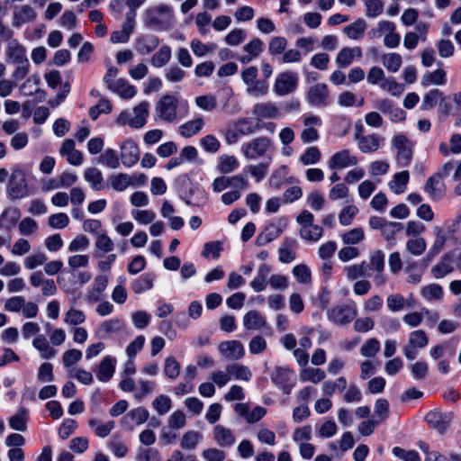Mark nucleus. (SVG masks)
I'll return each mask as SVG.
<instances>
[{"instance_id": "nucleus-25", "label": "nucleus", "mask_w": 461, "mask_h": 461, "mask_svg": "<svg viewBox=\"0 0 461 461\" xmlns=\"http://www.w3.org/2000/svg\"><path fill=\"white\" fill-rule=\"evenodd\" d=\"M243 325L248 330H260L267 327V322L259 312L251 310L244 315Z\"/></svg>"}, {"instance_id": "nucleus-49", "label": "nucleus", "mask_w": 461, "mask_h": 461, "mask_svg": "<svg viewBox=\"0 0 461 461\" xmlns=\"http://www.w3.org/2000/svg\"><path fill=\"white\" fill-rule=\"evenodd\" d=\"M270 268L267 265L263 264L258 270L257 276L250 283L251 287L255 292H261L267 287V276Z\"/></svg>"}, {"instance_id": "nucleus-23", "label": "nucleus", "mask_w": 461, "mask_h": 461, "mask_svg": "<svg viewBox=\"0 0 461 461\" xmlns=\"http://www.w3.org/2000/svg\"><path fill=\"white\" fill-rule=\"evenodd\" d=\"M450 419L449 414H443L437 411L428 412L425 417L429 426L440 433H443L447 429Z\"/></svg>"}, {"instance_id": "nucleus-44", "label": "nucleus", "mask_w": 461, "mask_h": 461, "mask_svg": "<svg viewBox=\"0 0 461 461\" xmlns=\"http://www.w3.org/2000/svg\"><path fill=\"white\" fill-rule=\"evenodd\" d=\"M324 370L321 368L306 367L300 372V380L302 382H312L318 384L325 378Z\"/></svg>"}, {"instance_id": "nucleus-28", "label": "nucleus", "mask_w": 461, "mask_h": 461, "mask_svg": "<svg viewBox=\"0 0 461 461\" xmlns=\"http://www.w3.org/2000/svg\"><path fill=\"white\" fill-rule=\"evenodd\" d=\"M113 249L114 243L105 232L97 234L95 242V251L93 254L95 258H102L104 254L113 251Z\"/></svg>"}, {"instance_id": "nucleus-2", "label": "nucleus", "mask_w": 461, "mask_h": 461, "mask_svg": "<svg viewBox=\"0 0 461 461\" xmlns=\"http://www.w3.org/2000/svg\"><path fill=\"white\" fill-rule=\"evenodd\" d=\"M8 61L15 66L12 74L14 80L24 79L30 71V62L26 57V50L16 41L9 43L6 50Z\"/></svg>"}, {"instance_id": "nucleus-27", "label": "nucleus", "mask_w": 461, "mask_h": 461, "mask_svg": "<svg viewBox=\"0 0 461 461\" xmlns=\"http://www.w3.org/2000/svg\"><path fill=\"white\" fill-rule=\"evenodd\" d=\"M159 45V39L156 35H142L135 41V50L140 55L151 53Z\"/></svg>"}, {"instance_id": "nucleus-51", "label": "nucleus", "mask_w": 461, "mask_h": 461, "mask_svg": "<svg viewBox=\"0 0 461 461\" xmlns=\"http://www.w3.org/2000/svg\"><path fill=\"white\" fill-rule=\"evenodd\" d=\"M154 276L150 274H145L133 281L131 289L135 294H141L153 286Z\"/></svg>"}, {"instance_id": "nucleus-13", "label": "nucleus", "mask_w": 461, "mask_h": 461, "mask_svg": "<svg viewBox=\"0 0 461 461\" xmlns=\"http://www.w3.org/2000/svg\"><path fill=\"white\" fill-rule=\"evenodd\" d=\"M358 163L355 155H351L348 149H342L334 153L328 160V167L331 170H341L346 167H354Z\"/></svg>"}, {"instance_id": "nucleus-60", "label": "nucleus", "mask_w": 461, "mask_h": 461, "mask_svg": "<svg viewBox=\"0 0 461 461\" xmlns=\"http://www.w3.org/2000/svg\"><path fill=\"white\" fill-rule=\"evenodd\" d=\"M420 294L428 301H439L443 297V288L438 284H430L422 287Z\"/></svg>"}, {"instance_id": "nucleus-9", "label": "nucleus", "mask_w": 461, "mask_h": 461, "mask_svg": "<svg viewBox=\"0 0 461 461\" xmlns=\"http://www.w3.org/2000/svg\"><path fill=\"white\" fill-rule=\"evenodd\" d=\"M461 263V251L458 249L446 253L441 260L431 268V274L436 279L442 278L454 270L455 265Z\"/></svg>"}, {"instance_id": "nucleus-38", "label": "nucleus", "mask_w": 461, "mask_h": 461, "mask_svg": "<svg viewBox=\"0 0 461 461\" xmlns=\"http://www.w3.org/2000/svg\"><path fill=\"white\" fill-rule=\"evenodd\" d=\"M32 345L40 351L41 357L44 359H50L57 354V351L50 345L44 335L37 336L33 339Z\"/></svg>"}, {"instance_id": "nucleus-31", "label": "nucleus", "mask_w": 461, "mask_h": 461, "mask_svg": "<svg viewBox=\"0 0 461 461\" xmlns=\"http://www.w3.org/2000/svg\"><path fill=\"white\" fill-rule=\"evenodd\" d=\"M296 240L293 238H285L278 249L279 260L282 263H290L295 259Z\"/></svg>"}, {"instance_id": "nucleus-48", "label": "nucleus", "mask_w": 461, "mask_h": 461, "mask_svg": "<svg viewBox=\"0 0 461 461\" xmlns=\"http://www.w3.org/2000/svg\"><path fill=\"white\" fill-rule=\"evenodd\" d=\"M321 158V152L317 146H311L300 156L299 161L304 165L317 164Z\"/></svg>"}, {"instance_id": "nucleus-43", "label": "nucleus", "mask_w": 461, "mask_h": 461, "mask_svg": "<svg viewBox=\"0 0 461 461\" xmlns=\"http://www.w3.org/2000/svg\"><path fill=\"white\" fill-rule=\"evenodd\" d=\"M203 124L202 118H195L182 124L179 127V132L182 136L189 138L197 134L203 129Z\"/></svg>"}, {"instance_id": "nucleus-7", "label": "nucleus", "mask_w": 461, "mask_h": 461, "mask_svg": "<svg viewBox=\"0 0 461 461\" xmlns=\"http://www.w3.org/2000/svg\"><path fill=\"white\" fill-rule=\"evenodd\" d=\"M270 378L285 394H290L296 383L294 371L287 366H276Z\"/></svg>"}, {"instance_id": "nucleus-32", "label": "nucleus", "mask_w": 461, "mask_h": 461, "mask_svg": "<svg viewBox=\"0 0 461 461\" xmlns=\"http://www.w3.org/2000/svg\"><path fill=\"white\" fill-rule=\"evenodd\" d=\"M110 90L123 99H131L137 93L136 87L123 78L116 80V83L110 88Z\"/></svg>"}, {"instance_id": "nucleus-19", "label": "nucleus", "mask_w": 461, "mask_h": 461, "mask_svg": "<svg viewBox=\"0 0 461 461\" xmlns=\"http://www.w3.org/2000/svg\"><path fill=\"white\" fill-rule=\"evenodd\" d=\"M115 365V357H113L111 356L104 357L100 364L95 369L97 379L104 383L108 382L114 374Z\"/></svg>"}, {"instance_id": "nucleus-11", "label": "nucleus", "mask_w": 461, "mask_h": 461, "mask_svg": "<svg viewBox=\"0 0 461 461\" xmlns=\"http://www.w3.org/2000/svg\"><path fill=\"white\" fill-rule=\"evenodd\" d=\"M307 102L314 107H326L330 104V90L325 83L312 86L306 95Z\"/></svg>"}, {"instance_id": "nucleus-52", "label": "nucleus", "mask_w": 461, "mask_h": 461, "mask_svg": "<svg viewBox=\"0 0 461 461\" xmlns=\"http://www.w3.org/2000/svg\"><path fill=\"white\" fill-rule=\"evenodd\" d=\"M181 365L175 357H167L164 362V374L171 380H175L180 374Z\"/></svg>"}, {"instance_id": "nucleus-61", "label": "nucleus", "mask_w": 461, "mask_h": 461, "mask_svg": "<svg viewBox=\"0 0 461 461\" xmlns=\"http://www.w3.org/2000/svg\"><path fill=\"white\" fill-rule=\"evenodd\" d=\"M138 385L139 388L135 390L133 394L137 402H141L148 394L151 393L156 387L154 382L142 379L138 381Z\"/></svg>"}, {"instance_id": "nucleus-34", "label": "nucleus", "mask_w": 461, "mask_h": 461, "mask_svg": "<svg viewBox=\"0 0 461 461\" xmlns=\"http://www.w3.org/2000/svg\"><path fill=\"white\" fill-rule=\"evenodd\" d=\"M436 235L433 245L427 254V260H431L437 256L445 247L447 241V235L441 227H435L433 229Z\"/></svg>"}, {"instance_id": "nucleus-42", "label": "nucleus", "mask_w": 461, "mask_h": 461, "mask_svg": "<svg viewBox=\"0 0 461 461\" xmlns=\"http://www.w3.org/2000/svg\"><path fill=\"white\" fill-rule=\"evenodd\" d=\"M299 234L303 240L316 242L322 237L323 229L320 225L316 224L303 226L300 228Z\"/></svg>"}, {"instance_id": "nucleus-45", "label": "nucleus", "mask_w": 461, "mask_h": 461, "mask_svg": "<svg viewBox=\"0 0 461 461\" xmlns=\"http://www.w3.org/2000/svg\"><path fill=\"white\" fill-rule=\"evenodd\" d=\"M111 186L118 192L125 190L129 185H132V177L124 173L111 175L109 176Z\"/></svg>"}, {"instance_id": "nucleus-24", "label": "nucleus", "mask_w": 461, "mask_h": 461, "mask_svg": "<svg viewBox=\"0 0 461 461\" xmlns=\"http://www.w3.org/2000/svg\"><path fill=\"white\" fill-rule=\"evenodd\" d=\"M212 433L213 439L220 447H231L236 441L233 431L221 424L214 426Z\"/></svg>"}, {"instance_id": "nucleus-53", "label": "nucleus", "mask_w": 461, "mask_h": 461, "mask_svg": "<svg viewBox=\"0 0 461 461\" xmlns=\"http://www.w3.org/2000/svg\"><path fill=\"white\" fill-rule=\"evenodd\" d=\"M366 28V22L363 19H358L355 23L346 26L344 28V32L348 38L357 40L363 36Z\"/></svg>"}, {"instance_id": "nucleus-18", "label": "nucleus", "mask_w": 461, "mask_h": 461, "mask_svg": "<svg viewBox=\"0 0 461 461\" xmlns=\"http://www.w3.org/2000/svg\"><path fill=\"white\" fill-rule=\"evenodd\" d=\"M59 153L72 166H80L83 163V154L76 149L75 141L71 139H66L62 142Z\"/></svg>"}, {"instance_id": "nucleus-4", "label": "nucleus", "mask_w": 461, "mask_h": 461, "mask_svg": "<svg viewBox=\"0 0 461 461\" xmlns=\"http://www.w3.org/2000/svg\"><path fill=\"white\" fill-rule=\"evenodd\" d=\"M274 150L273 141L268 137H258L241 147V152L247 159H256L266 157Z\"/></svg>"}, {"instance_id": "nucleus-1", "label": "nucleus", "mask_w": 461, "mask_h": 461, "mask_svg": "<svg viewBox=\"0 0 461 461\" xmlns=\"http://www.w3.org/2000/svg\"><path fill=\"white\" fill-rule=\"evenodd\" d=\"M145 27L154 31L169 30L175 22L174 9L167 4H159L147 8L142 16Z\"/></svg>"}, {"instance_id": "nucleus-50", "label": "nucleus", "mask_w": 461, "mask_h": 461, "mask_svg": "<svg viewBox=\"0 0 461 461\" xmlns=\"http://www.w3.org/2000/svg\"><path fill=\"white\" fill-rule=\"evenodd\" d=\"M226 371L229 372L230 375L233 376L238 380L249 381L252 374L249 368L246 366L240 364H231L226 366Z\"/></svg>"}, {"instance_id": "nucleus-46", "label": "nucleus", "mask_w": 461, "mask_h": 461, "mask_svg": "<svg viewBox=\"0 0 461 461\" xmlns=\"http://www.w3.org/2000/svg\"><path fill=\"white\" fill-rule=\"evenodd\" d=\"M171 59V49L167 45L162 46L150 59V63L155 68H162Z\"/></svg>"}, {"instance_id": "nucleus-36", "label": "nucleus", "mask_w": 461, "mask_h": 461, "mask_svg": "<svg viewBox=\"0 0 461 461\" xmlns=\"http://www.w3.org/2000/svg\"><path fill=\"white\" fill-rule=\"evenodd\" d=\"M252 113L258 118H276L279 113L277 107L272 103L256 104Z\"/></svg>"}, {"instance_id": "nucleus-14", "label": "nucleus", "mask_w": 461, "mask_h": 461, "mask_svg": "<svg viewBox=\"0 0 461 461\" xmlns=\"http://www.w3.org/2000/svg\"><path fill=\"white\" fill-rule=\"evenodd\" d=\"M122 163L124 167H131L140 159V149L132 140H126L121 145Z\"/></svg>"}, {"instance_id": "nucleus-55", "label": "nucleus", "mask_w": 461, "mask_h": 461, "mask_svg": "<svg viewBox=\"0 0 461 461\" xmlns=\"http://www.w3.org/2000/svg\"><path fill=\"white\" fill-rule=\"evenodd\" d=\"M98 162L109 168L115 169L120 166L117 152L113 149H106L98 158Z\"/></svg>"}, {"instance_id": "nucleus-10", "label": "nucleus", "mask_w": 461, "mask_h": 461, "mask_svg": "<svg viewBox=\"0 0 461 461\" xmlns=\"http://www.w3.org/2000/svg\"><path fill=\"white\" fill-rule=\"evenodd\" d=\"M357 315L355 303L343 304L333 307L328 312V318L338 325H346L351 322Z\"/></svg>"}, {"instance_id": "nucleus-47", "label": "nucleus", "mask_w": 461, "mask_h": 461, "mask_svg": "<svg viewBox=\"0 0 461 461\" xmlns=\"http://www.w3.org/2000/svg\"><path fill=\"white\" fill-rule=\"evenodd\" d=\"M107 446L114 456L120 458L124 457L129 451L128 447L118 435L112 436L107 442Z\"/></svg>"}, {"instance_id": "nucleus-63", "label": "nucleus", "mask_w": 461, "mask_h": 461, "mask_svg": "<svg viewBox=\"0 0 461 461\" xmlns=\"http://www.w3.org/2000/svg\"><path fill=\"white\" fill-rule=\"evenodd\" d=\"M292 272L298 283L303 285L311 284L312 273L310 268L305 264L296 265L293 268Z\"/></svg>"}, {"instance_id": "nucleus-40", "label": "nucleus", "mask_w": 461, "mask_h": 461, "mask_svg": "<svg viewBox=\"0 0 461 461\" xmlns=\"http://www.w3.org/2000/svg\"><path fill=\"white\" fill-rule=\"evenodd\" d=\"M409 178L410 174L407 170L396 173L393 176V180L388 184L390 189L396 194H402L406 189Z\"/></svg>"}, {"instance_id": "nucleus-62", "label": "nucleus", "mask_w": 461, "mask_h": 461, "mask_svg": "<svg viewBox=\"0 0 461 461\" xmlns=\"http://www.w3.org/2000/svg\"><path fill=\"white\" fill-rule=\"evenodd\" d=\"M347 387V380L344 376H339L335 382L326 381L322 384V392L326 396H331L336 390L344 391Z\"/></svg>"}, {"instance_id": "nucleus-21", "label": "nucleus", "mask_w": 461, "mask_h": 461, "mask_svg": "<svg viewBox=\"0 0 461 461\" xmlns=\"http://www.w3.org/2000/svg\"><path fill=\"white\" fill-rule=\"evenodd\" d=\"M35 19L36 12L34 9L28 5H23L14 9L13 15V25L19 28L23 23L32 22Z\"/></svg>"}, {"instance_id": "nucleus-29", "label": "nucleus", "mask_w": 461, "mask_h": 461, "mask_svg": "<svg viewBox=\"0 0 461 461\" xmlns=\"http://www.w3.org/2000/svg\"><path fill=\"white\" fill-rule=\"evenodd\" d=\"M149 104L146 101L140 103L133 108L131 128L139 129L145 125L149 116Z\"/></svg>"}, {"instance_id": "nucleus-58", "label": "nucleus", "mask_w": 461, "mask_h": 461, "mask_svg": "<svg viewBox=\"0 0 461 461\" xmlns=\"http://www.w3.org/2000/svg\"><path fill=\"white\" fill-rule=\"evenodd\" d=\"M427 248L426 240L421 237H415L410 239L406 242V249L413 256H420L424 253Z\"/></svg>"}, {"instance_id": "nucleus-20", "label": "nucleus", "mask_w": 461, "mask_h": 461, "mask_svg": "<svg viewBox=\"0 0 461 461\" xmlns=\"http://www.w3.org/2000/svg\"><path fill=\"white\" fill-rule=\"evenodd\" d=\"M361 57L362 50L360 47H344L339 51L336 57V63L339 68H348L352 64L355 58L360 59Z\"/></svg>"}, {"instance_id": "nucleus-6", "label": "nucleus", "mask_w": 461, "mask_h": 461, "mask_svg": "<svg viewBox=\"0 0 461 461\" xmlns=\"http://www.w3.org/2000/svg\"><path fill=\"white\" fill-rule=\"evenodd\" d=\"M288 220L286 217H279L273 219L265 227L256 240L257 246L262 247L281 236L283 231L286 229Z\"/></svg>"}, {"instance_id": "nucleus-22", "label": "nucleus", "mask_w": 461, "mask_h": 461, "mask_svg": "<svg viewBox=\"0 0 461 461\" xmlns=\"http://www.w3.org/2000/svg\"><path fill=\"white\" fill-rule=\"evenodd\" d=\"M125 330V322L121 319L115 318L103 321L98 328V332L101 337L104 338L114 334H120L124 332Z\"/></svg>"}, {"instance_id": "nucleus-16", "label": "nucleus", "mask_w": 461, "mask_h": 461, "mask_svg": "<svg viewBox=\"0 0 461 461\" xmlns=\"http://www.w3.org/2000/svg\"><path fill=\"white\" fill-rule=\"evenodd\" d=\"M218 349L225 358L230 360H239L245 355L244 347L239 340L223 341L219 344Z\"/></svg>"}, {"instance_id": "nucleus-54", "label": "nucleus", "mask_w": 461, "mask_h": 461, "mask_svg": "<svg viewBox=\"0 0 461 461\" xmlns=\"http://www.w3.org/2000/svg\"><path fill=\"white\" fill-rule=\"evenodd\" d=\"M201 438L202 435L200 432L189 430L183 435L180 442V447L183 449L193 450L196 447Z\"/></svg>"}, {"instance_id": "nucleus-30", "label": "nucleus", "mask_w": 461, "mask_h": 461, "mask_svg": "<svg viewBox=\"0 0 461 461\" xmlns=\"http://www.w3.org/2000/svg\"><path fill=\"white\" fill-rule=\"evenodd\" d=\"M344 273L348 279L356 280L360 277H370L369 265L366 261L344 267Z\"/></svg>"}, {"instance_id": "nucleus-15", "label": "nucleus", "mask_w": 461, "mask_h": 461, "mask_svg": "<svg viewBox=\"0 0 461 461\" xmlns=\"http://www.w3.org/2000/svg\"><path fill=\"white\" fill-rule=\"evenodd\" d=\"M424 191L433 201L442 199L446 194V185L440 179V176L434 174L429 176L424 185Z\"/></svg>"}, {"instance_id": "nucleus-56", "label": "nucleus", "mask_w": 461, "mask_h": 461, "mask_svg": "<svg viewBox=\"0 0 461 461\" xmlns=\"http://www.w3.org/2000/svg\"><path fill=\"white\" fill-rule=\"evenodd\" d=\"M239 166L240 163L236 157L230 155H222L219 160L218 169L223 174H228L236 170Z\"/></svg>"}, {"instance_id": "nucleus-12", "label": "nucleus", "mask_w": 461, "mask_h": 461, "mask_svg": "<svg viewBox=\"0 0 461 461\" xmlns=\"http://www.w3.org/2000/svg\"><path fill=\"white\" fill-rule=\"evenodd\" d=\"M298 86V76L297 74L285 71L279 74L276 77L274 91L277 95L283 96L289 95L295 91Z\"/></svg>"}, {"instance_id": "nucleus-33", "label": "nucleus", "mask_w": 461, "mask_h": 461, "mask_svg": "<svg viewBox=\"0 0 461 461\" xmlns=\"http://www.w3.org/2000/svg\"><path fill=\"white\" fill-rule=\"evenodd\" d=\"M84 178L95 191H100L104 187L103 174L97 167H87L84 172Z\"/></svg>"}, {"instance_id": "nucleus-64", "label": "nucleus", "mask_w": 461, "mask_h": 461, "mask_svg": "<svg viewBox=\"0 0 461 461\" xmlns=\"http://www.w3.org/2000/svg\"><path fill=\"white\" fill-rule=\"evenodd\" d=\"M152 407L159 415H164L170 411L172 401L167 395L160 394L153 400Z\"/></svg>"}, {"instance_id": "nucleus-17", "label": "nucleus", "mask_w": 461, "mask_h": 461, "mask_svg": "<svg viewBox=\"0 0 461 461\" xmlns=\"http://www.w3.org/2000/svg\"><path fill=\"white\" fill-rule=\"evenodd\" d=\"M355 138L357 140L358 149L363 153H372L376 151L384 140L383 137L375 133L368 135H360L359 133H357Z\"/></svg>"}, {"instance_id": "nucleus-5", "label": "nucleus", "mask_w": 461, "mask_h": 461, "mask_svg": "<svg viewBox=\"0 0 461 461\" xmlns=\"http://www.w3.org/2000/svg\"><path fill=\"white\" fill-rule=\"evenodd\" d=\"M393 147L397 150L396 162L399 167H408L413 157L414 143L404 134H397L392 140Z\"/></svg>"}, {"instance_id": "nucleus-39", "label": "nucleus", "mask_w": 461, "mask_h": 461, "mask_svg": "<svg viewBox=\"0 0 461 461\" xmlns=\"http://www.w3.org/2000/svg\"><path fill=\"white\" fill-rule=\"evenodd\" d=\"M231 125L234 127V131L238 132L240 137L253 134L259 128L258 125L254 124L252 120L249 118H240L231 122Z\"/></svg>"}, {"instance_id": "nucleus-41", "label": "nucleus", "mask_w": 461, "mask_h": 461, "mask_svg": "<svg viewBox=\"0 0 461 461\" xmlns=\"http://www.w3.org/2000/svg\"><path fill=\"white\" fill-rule=\"evenodd\" d=\"M447 81L446 71L439 68L433 72H427L421 78V85L423 86H429L430 85L442 86Z\"/></svg>"}, {"instance_id": "nucleus-3", "label": "nucleus", "mask_w": 461, "mask_h": 461, "mask_svg": "<svg viewBox=\"0 0 461 461\" xmlns=\"http://www.w3.org/2000/svg\"><path fill=\"white\" fill-rule=\"evenodd\" d=\"M155 113L158 119L172 123L178 121V99L174 95H164L156 104Z\"/></svg>"}, {"instance_id": "nucleus-8", "label": "nucleus", "mask_w": 461, "mask_h": 461, "mask_svg": "<svg viewBox=\"0 0 461 461\" xmlns=\"http://www.w3.org/2000/svg\"><path fill=\"white\" fill-rule=\"evenodd\" d=\"M7 192L12 199H21L29 194L24 170L21 168L13 170L7 185Z\"/></svg>"}, {"instance_id": "nucleus-35", "label": "nucleus", "mask_w": 461, "mask_h": 461, "mask_svg": "<svg viewBox=\"0 0 461 461\" xmlns=\"http://www.w3.org/2000/svg\"><path fill=\"white\" fill-rule=\"evenodd\" d=\"M403 225L397 221H388L381 230V235L386 240L388 247H393L396 244L395 235L402 231Z\"/></svg>"}, {"instance_id": "nucleus-59", "label": "nucleus", "mask_w": 461, "mask_h": 461, "mask_svg": "<svg viewBox=\"0 0 461 461\" xmlns=\"http://www.w3.org/2000/svg\"><path fill=\"white\" fill-rule=\"evenodd\" d=\"M443 96V93L437 88L429 91L424 96L421 104L422 110H429L435 107Z\"/></svg>"}, {"instance_id": "nucleus-37", "label": "nucleus", "mask_w": 461, "mask_h": 461, "mask_svg": "<svg viewBox=\"0 0 461 461\" xmlns=\"http://www.w3.org/2000/svg\"><path fill=\"white\" fill-rule=\"evenodd\" d=\"M28 419V410L25 408H20L14 415L10 417L9 426L14 430L25 431L27 429Z\"/></svg>"}, {"instance_id": "nucleus-57", "label": "nucleus", "mask_w": 461, "mask_h": 461, "mask_svg": "<svg viewBox=\"0 0 461 461\" xmlns=\"http://www.w3.org/2000/svg\"><path fill=\"white\" fill-rule=\"evenodd\" d=\"M341 239L346 245H356L365 240V232L360 227L354 228L343 233Z\"/></svg>"}, {"instance_id": "nucleus-26", "label": "nucleus", "mask_w": 461, "mask_h": 461, "mask_svg": "<svg viewBox=\"0 0 461 461\" xmlns=\"http://www.w3.org/2000/svg\"><path fill=\"white\" fill-rule=\"evenodd\" d=\"M264 50V42L259 38H254L249 42L244 45L243 50L245 55L240 57L238 59L242 64H247L252 59L259 56Z\"/></svg>"}]
</instances>
